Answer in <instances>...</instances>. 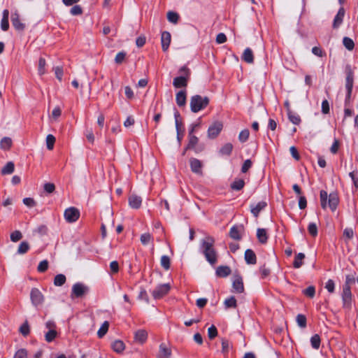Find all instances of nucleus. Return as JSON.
<instances>
[{"label":"nucleus","mask_w":358,"mask_h":358,"mask_svg":"<svg viewBox=\"0 0 358 358\" xmlns=\"http://www.w3.org/2000/svg\"><path fill=\"white\" fill-rule=\"evenodd\" d=\"M215 239L211 236H206L201 241L200 250L206 260L211 264H216L217 260V252L214 248Z\"/></svg>","instance_id":"f257e3e1"},{"label":"nucleus","mask_w":358,"mask_h":358,"mask_svg":"<svg viewBox=\"0 0 358 358\" xmlns=\"http://www.w3.org/2000/svg\"><path fill=\"white\" fill-rule=\"evenodd\" d=\"M321 206L323 209H326L327 206L329 208L334 211L339 203L338 196L336 193L332 192L329 195L324 190H321L320 193Z\"/></svg>","instance_id":"f03ea898"},{"label":"nucleus","mask_w":358,"mask_h":358,"mask_svg":"<svg viewBox=\"0 0 358 358\" xmlns=\"http://www.w3.org/2000/svg\"><path fill=\"white\" fill-rule=\"evenodd\" d=\"M209 103V99L207 96L194 95L190 99V108L193 113H198L204 109Z\"/></svg>","instance_id":"7ed1b4c3"},{"label":"nucleus","mask_w":358,"mask_h":358,"mask_svg":"<svg viewBox=\"0 0 358 358\" xmlns=\"http://www.w3.org/2000/svg\"><path fill=\"white\" fill-rule=\"evenodd\" d=\"M171 289L169 283L158 285L152 292V295L155 299H159L166 295Z\"/></svg>","instance_id":"20e7f679"},{"label":"nucleus","mask_w":358,"mask_h":358,"mask_svg":"<svg viewBox=\"0 0 358 358\" xmlns=\"http://www.w3.org/2000/svg\"><path fill=\"white\" fill-rule=\"evenodd\" d=\"M342 300L343 308L350 309L352 306V293L350 290V286L343 285Z\"/></svg>","instance_id":"39448f33"},{"label":"nucleus","mask_w":358,"mask_h":358,"mask_svg":"<svg viewBox=\"0 0 358 358\" xmlns=\"http://www.w3.org/2000/svg\"><path fill=\"white\" fill-rule=\"evenodd\" d=\"M30 298L31 303L34 306H38L42 304L44 301V296L43 294L37 288H33L31 290Z\"/></svg>","instance_id":"423d86ee"},{"label":"nucleus","mask_w":358,"mask_h":358,"mask_svg":"<svg viewBox=\"0 0 358 358\" xmlns=\"http://www.w3.org/2000/svg\"><path fill=\"white\" fill-rule=\"evenodd\" d=\"M79 217L80 212L74 207L69 208L64 211V217L68 222H74Z\"/></svg>","instance_id":"0eeeda50"},{"label":"nucleus","mask_w":358,"mask_h":358,"mask_svg":"<svg viewBox=\"0 0 358 358\" xmlns=\"http://www.w3.org/2000/svg\"><path fill=\"white\" fill-rule=\"evenodd\" d=\"M223 124L221 122H215L208 128V136L210 138H216L222 130Z\"/></svg>","instance_id":"6e6552de"},{"label":"nucleus","mask_w":358,"mask_h":358,"mask_svg":"<svg viewBox=\"0 0 358 358\" xmlns=\"http://www.w3.org/2000/svg\"><path fill=\"white\" fill-rule=\"evenodd\" d=\"M189 166H190L191 171L193 173H194L199 176L203 175V171H202L203 164L199 159H198L196 158H190L189 159Z\"/></svg>","instance_id":"1a4fd4ad"},{"label":"nucleus","mask_w":358,"mask_h":358,"mask_svg":"<svg viewBox=\"0 0 358 358\" xmlns=\"http://www.w3.org/2000/svg\"><path fill=\"white\" fill-rule=\"evenodd\" d=\"M87 287L83 284L79 282L76 283L72 287L71 297H81L87 292Z\"/></svg>","instance_id":"9d476101"},{"label":"nucleus","mask_w":358,"mask_h":358,"mask_svg":"<svg viewBox=\"0 0 358 358\" xmlns=\"http://www.w3.org/2000/svg\"><path fill=\"white\" fill-rule=\"evenodd\" d=\"M199 142V138L191 134H189V142L185 150H194L196 153H199L203 150L202 147H196Z\"/></svg>","instance_id":"9b49d317"},{"label":"nucleus","mask_w":358,"mask_h":358,"mask_svg":"<svg viewBox=\"0 0 358 358\" xmlns=\"http://www.w3.org/2000/svg\"><path fill=\"white\" fill-rule=\"evenodd\" d=\"M353 87V73L350 70L346 76L345 87L347 90L346 100L348 101L351 96L352 90Z\"/></svg>","instance_id":"f8f14e48"},{"label":"nucleus","mask_w":358,"mask_h":358,"mask_svg":"<svg viewBox=\"0 0 358 358\" xmlns=\"http://www.w3.org/2000/svg\"><path fill=\"white\" fill-rule=\"evenodd\" d=\"M148 336V334L145 329H138L134 333V341L142 345L146 342Z\"/></svg>","instance_id":"ddd939ff"},{"label":"nucleus","mask_w":358,"mask_h":358,"mask_svg":"<svg viewBox=\"0 0 358 358\" xmlns=\"http://www.w3.org/2000/svg\"><path fill=\"white\" fill-rule=\"evenodd\" d=\"M171 34L168 31H163L161 36L162 48L163 51L166 52L171 43Z\"/></svg>","instance_id":"4468645a"},{"label":"nucleus","mask_w":358,"mask_h":358,"mask_svg":"<svg viewBox=\"0 0 358 358\" xmlns=\"http://www.w3.org/2000/svg\"><path fill=\"white\" fill-rule=\"evenodd\" d=\"M233 289L234 292L236 293H242L244 291V286L242 278L239 275L234 277L233 281Z\"/></svg>","instance_id":"2eb2a0df"},{"label":"nucleus","mask_w":358,"mask_h":358,"mask_svg":"<svg viewBox=\"0 0 358 358\" xmlns=\"http://www.w3.org/2000/svg\"><path fill=\"white\" fill-rule=\"evenodd\" d=\"M11 22L13 26L15 29L18 31H23L25 25L22 22H20V16L17 13L12 14L11 15Z\"/></svg>","instance_id":"dca6fc26"},{"label":"nucleus","mask_w":358,"mask_h":358,"mask_svg":"<svg viewBox=\"0 0 358 358\" xmlns=\"http://www.w3.org/2000/svg\"><path fill=\"white\" fill-rule=\"evenodd\" d=\"M171 355V349L165 344L162 343L159 345L158 358H169Z\"/></svg>","instance_id":"f3484780"},{"label":"nucleus","mask_w":358,"mask_h":358,"mask_svg":"<svg viewBox=\"0 0 358 358\" xmlns=\"http://www.w3.org/2000/svg\"><path fill=\"white\" fill-rule=\"evenodd\" d=\"M188 79L189 78L185 76L176 77L173 79V85L176 88L186 87Z\"/></svg>","instance_id":"a211bd4d"},{"label":"nucleus","mask_w":358,"mask_h":358,"mask_svg":"<svg viewBox=\"0 0 358 358\" xmlns=\"http://www.w3.org/2000/svg\"><path fill=\"white\" fill-rule=\"evenodd\" d=\"M142 203V199L136 195V194H131L129 197V204L131 208H139Z\"/></svg>","instance_id":"6ab92c4d"},{"label":"nucleus","mask_w":358,"mask_h":358,"mask_svg":"<svg viewBox=\"0 0 358 358\" xmlns=\"http://www.w3.org/2000/svg\"><path fill=\"white\" fill-rule=\"evenodd\" d=\"M267 206L266 202L260 201L256 205L250 206V211L252 215L257 217L259 216V213Z\"/></svg>","instance_id":"aec40b11"},{"label":"nucleus","mask_w":358,"mask_h":358,"mask_svg":"<svg viewBox=\"0 0 358 358\" xmlns=\"http://www.w3.org/2000/svg\"><path fill=\"white\" fill-rule=\"evenodd\" d=\"M187 92L186 90L179 91L176 96V103L179 107L185 106L186 104Z\"/></svg>","instance_id":"412c9836"},{"label":"nucleus","mask_w":358,"mask_h":358,"mask_svg":"<svg viewBox=\"0 0 358 358\" xmlns=\"http://www.w3.org/2000/svg\"><path fill=\"white\" fill-rule=\"evenodd\" d=\"M231 269L227 266H220L216 269V275L220 278H225L231 274Z\"/></svg>","instance_id":"4be33fe9"},{"label":"nucleus","mask_w":358,"mask_h":358,"mask_svg":"<svg viewBox=\"0 0 358 358\" xmlns=\"http://www.w3.org/2000/svg\"><path fill=\"white\" fill-rule=\"evenodd\" d=\"M344 15H345V10L343 8H341L338 11V13L336 14V15L334 17V23H333L334 28H337L338 27L340 26V24L343 22Z\"/></svg>","instance_id":"5701e85b"},{"label":"nucleus","mask_w":358,"mask_h":358,"mask_svg":"<svg viewBox=\"0 0 358 358\" xmlns=\"http://www.w3.org/2000/svg\"><path fill=\"white\" fill-rule=\"evenodd\" d=\"M245 262L249 264H255L257 262L255 253L250 249L246 250L245 252Z\"/></svg>","instance_id":"b1692460"},{"label":"nucleus","mask_w":358,"mask_h":358,"mask_svg":"<svg viewBox=\"0 0 358 358\" xmlns=\"http://www.w3.org/2000/svg\"><path fill=\"white\" fill-rule=\"evenodd\" d=\"M9 11L6 9L3 11V17L1 22V28L3 31H7L9 28L8 23Z\"/></svg>","instance_id":"393cba45"},{"label":"nucleus","mask_w":358,"mask_h":358,"mask_svg":"<svg viewBox=\"0 0 358 358\" xmlns=\"http://www.w3.org/2000/svg\"><path fill=\"white\" fill-rule=\"evenodd\" d=\"M257 237L261 243H262V244L266 243L268 240V235H267L266 230L265 229H261V228L257 229Z\"/></svg>","instance_id":"a878e982"},{"label":"nucleus","mask_w":358,"mask_h":358,"mask_svg":"<svg viewBox=\"0 0 358 358\" xmlns=\"http://www.w3.org/2000/svg\"><path fill=\"white\" fill-rule=\"evenodd\" d=\"M243 60L248 64H252L254 62V56L252 50L249 48H246L242 56Z\"/></svg>","instance_id":"bb28decb"},{"label":"nucleus","mask_w":358,"mask_h":358,"mask_svg":"<svg viewBox=\"0 0 358 358\" xmlns=\"http://www.w3.org/2000/svg\"><path fill=\"white\" fill-rule=\"evenodd\" d=\"M112 348L113 350L117 353H121L124 351L125 348L124 343L121 340H116L115 341L112 345Z\"/></svg>","instance_id":"cd10ccee"},{"label":"nucleus","mask_w":358,"mask_h":358,"mask_svg":"<svg viewBox=\"0 0 358 358\" xmlns=\"http://www.w3.org/2000/svg\"><path fill=\"white\" fill-rule=\"evenodd\" d=\"M305 258V255L302 252L299 253L296 255L294 262L293 266L295 268H299L303 264V259Z\"/></svg>","instance_id":"c85d7f7f"},{"label":"nucleus","mask_w":358,"mask_h":358,"mask_svg":"<svg viewBox=\"0 0 358 358\" xmlns=\"http://www.w3.org/2000/svg\"><path fill=\"white\" fill-rule=\"evenodd\" d=\"M15 170L14 163L12 162H8L1 169L2 175H8L13 173Z\"/></svg>","instance_id":"c756f323"},{"label":"nucleus","mask_w":358,"mask_h":358,"mask_svg":"<svg viewBox=\"0 0 358 358\" xmlns=\"http://www.w3.org/2000/svg\"><path fill=\"white\" fill-rule=\"evenodd\" d=\"M12 146V140L9 137H3L0 141V148L2 150H9Z\"/></svg>","instance_id":"7c9ffc66"},{"label":"nucleus","mask_w":358,"mask_h":358,"mask_svg":"<svg viewBox=\"0 0 358 358\" xmlns=\"http://www.w3.org/2000/svg\"><path fill=\"white\" fill-rule=\"evenodd\" d=\"M288 118L290 122H292L294 124H299L301 122V117L300 116L296 114V113L289 110V113H287Z\"/></svg>","instance_id":"2f4dec72"},{"label":"nucleus","mask_w":358,"mask_h":358,"mask_svg":"<svg viewBox=\"0 0 358 358\" xmlns=\"http://www.w3.org/2000/svg\"><path fill=\"white\" fill-rule=\"evenodd\" d=\"M229 236L231 238L235 240H240L241 238V231L238 227H233L231 228L229 231Z\"/></svg>","instance_id":"473e14b6"},{"label":"nucleus","mask_w":358,"mask_h":358,"mask_svg":"<svg viewBox=\"0 0 358 358\" xmlns=\"http://www.w3.org/2000/svg\"><path fill=\"white\" fill-rule=\"evenodd\" d=\"M108 327H109L108 322H107V321L104 322L102 324L101 327L98 330L97 335H98L99 338H102L103 336H104L106 335V334L107 333V331L108 330Z\"/></svg>","instance_id":"72a5a7b5"},{"label":"nucleus","mask_w":358,"mask_h":358,"mask_svg":"<svg viewBox=\"0 0 358 358\" xmlns=\"http://www.w3.org/2000/svg\"><path fill=\"white\" fill-rule=\"evenodd\" d=\"M233 150V145L230 143L224 144L220 149V153L224 155H229Z\"/></svg>","instance_id":"f704fd0d"},{"label":"nucleus","mask_w":358,"mask_h":358,"mask_svg":"<svg viewBox=\"0 0 358 358\" xmlns=\"http://www.w3.org/2000/svg\"><path fill=\"white\" fill-rule=\"evenodd\" d=\"M244 185V180L243 179H238L234 181V182L231 185V187L234 190H241L243 188Z\"/></svg>","instance_id":"c9c22d12"},{"label":"nucleus","mask_w":358,"mask_h":358,"mask_svg":"<svg viewBox=\"0 0 358 358\" xmlns=\"http://www.w3.org/2000/svg\"><path fill=\"white\" fill-rule=\"evenodd\" d=\"M66 276L63 274H58L55 277L54 285L55 286H62L66 282Z\"/></svg>","instance_id":"e433bc0d"},{"label":"nucleus","mask_w":358,"mask_h":358,"mask_svg":"<svg viewBox=\"0 0 358 358\" xmlns=\"http://www.w3.org/2000/svg\"><path fill=\"white\" fill-rule=\"evenodd\" d=\"M343 43L348 50H352L355 48L354 41L350 38L344 37L343 39Z\"/></svg>","instance_id":"4c0bfd02"},{"label":"nucleus","mask_w":358,"mask_h":358,"mask_svg":"<svg viewBox=\"0 0 358 358\" xmlns=\"http://www.w3.org/2000/svg\"><path fill=\"white\" fill-rule=\"evenodd\" d=\"M224 304L227 308H236L237 306L236 300L234 296H231L228 299H226Z\"/></svg>","instance_id":"58836bf2"},{"label":"nucleus","mask_w":358,"mask_h":358,"mask_svg":"<svg viewBox=\"0 0 358 358\" xmlns=\"http://www.w3.org/2000/svg\"><path fill=\"white\" fill-rule=\"evenodd\" d=\"M167 19L170 22L176 24L179 20V15L176 12L169 11L167 13Z\"/></svg>","instance_id":"ea45409f"},{"label":"nucleus","mask_w":358,"mask_h":358,"mask_svg":"<svg viewBox=\"0 0 358 358\" xmlns=\"http://www.w3.org/2000/svg\"><path fill=\"white\" fill-rule=\"evenodd\" d=\"M29 249V245L27 242H22L17 249V253L20 255L25 254Z\"/></svg>","instance_id":"a19ab883"},{"label":"nucleus","mask_w":358,"mask_h":358,"mask_svg":"<svg viewBox=\"0 0 358 358\" xmlns=\"http://www.w3.org/2000/svg\"><path fill=\"white\" fill-rule=\"evenodd\" d=\"M311 345L315 349H318L320 345V337L318 334H315L310 338Z\"/></svg>","instance_id":"79ce46f5"},{"label":"nucleus","mask_w":358,"mask_h":358,"mask_svg":"<svg viewBox=\"0 0 358 358\" xmlns=\"http://www.w3.org/2000/svg\"><path fill=\"white\" fill-rule=\"evenodd\" d=\"M55 143V136L52 134H48L46 137V145H47V148L49 150H51L53 149Z\"/></svg>","instance_id":"37998d69"},{"label":"nucleus","mask_w":358,"mask_h":358,"mask_svg":"<svg viewBox=\"0 0 358 358\" xmlns=\"http://www.w3.org/2000/svg\"><path fill=\"white\" fill-rule=\"evenodd\" d=\"M45 64H46L45 59L43 57H41L38 60V68L39 75L42 76V75L45 74Z\"/></svg>","instance_id":"c03bdc74"},{"label":"nucleus","mask_w":358,"mask_h":358,"mask_svg":"<svg viewBox=\"0 0 358 358\" xmlns=\"http://www.w3.org/2000/svg\"><path fill=\"white\" fill-rule=\"evenodd\" d=\"M13 358H28L27 350L24 348L19 349L15 353Z\"/></svg>","instance_id":"a18cd8bd"},{"label":"nucleus","mask_w":358,"mask_h":358,"mask_svg":"<svg viewBox=\"0 0 358 358\" xmlns=\"http://www.w3.org/2000/svg\"><path fill=\"white\" fill-rule=\"evenodd\" d=\"M296 322L298 325L301 328H305L306 327V317L305 315L299 314L296 316Z\"/></svg>","instance_id":"49530a36"},{"label":"nucleus","mask_w":358,"mask_h":358,"mask_svg":"<svg viewBox=\"0 0 358 358\" xmlns=\"http://www.w3.org/2000/svg\"><path fill=\"white\" fill-rule=\"evenodd\" d=\"M230 345H231V344L227 339L222 338V352L224 355L227 354L229 352Z\"/></svg>","instance_id":"de8ad7c7"},{"label":"nucleus","mask_w":358,"mask_h":358,"mask_svg":"<svg viewBox=\"0 0 358 358\" xmlns=\"http://www.w3.org/2000/svg\"><path fill=\"white\" fill-rule=\"evenodd\" d=\"M152 239V237L151 234L149 233L143 234L140 238L141 243L144 245L148 244Z\"/></svg>","instance_id":"09e8293b"},{"label":"nucleus","mask_w":358,"mask_h":358,"mask_svg":"<svg viewBox=\"0 0 358 358\" xmlns=\"http://www.w3.org/2000/svg\"><path fill=\"white\" fill-rule=\"evenodd\" d=\"M249 135H250V131L248 129H244L243 131H241L238 135V140L242 142V143H244L245 142L248 138H249Z\"/></svg>","instance_id":"8fccbe9b"},{"label":"nucleus","mask_w":358,"mask_h":358,"mask_svg":"<svg viewBox=\"0 0 358 358\" xmlns=\"http://www.w3.org/2000/svg\"><path fill=\"white\" fill-rule=\"evenodd\" d=\"M57 336V331L55 329H50L45 334V340L48 342L52 341Z\"/></svg>","instance_id":"3c124183"},{"label":"nucleus","mask_w":358,"mask_h":358,"mask_svg":"<svg viewBox=\"0 0 358 358\" xmlns=\"http://www.w3.org/2000/svg\"><path fill=\"white\" fill-rule=\"evenodd\" d=\"M161 265L164 268L168 270L170 268V258L166 255H163L161 257Z\"/></svg>","instance_id":"603ef678"},{"label":"nucleus","mask_w":358,"mask_h":358,"mask_svg":"<svg viewBox=\"0 0 358 358\" xmlns=\"http://www.w3.org/2000/svg\"><path fill=\"white\" fill-rule=\"evenodd\" d=\"M308 233L313 237L317 235V227L315 223H310L308 227Z\"/></svg>","instance_id":"864d4df0"},{"label":"nucleus","mask_w":358,"mask_h":358,"mask_svg":"<svg viewBox=\"0 0 358 358\" xmlns=\"http://www.w3.org/2000/svg\"><path fill=\"white\" fill-rule=\"evenodd\" d=\"M350 177L352 178L353 182L354 187L355 191L358 189V177L357 171H352L349 173Z\"/></svg>","instance_id":"5fc2aeb1"},{"label":"nucleus","mask_w":358,"mask_h":358,"mask_svg":"<svg viewBox=\"0 0 358 358\" xmlns=\"http://www.w3.org/2000/svg\"><path fill=\"white\" fill-rule=\"evenodd\" d=\"M29 326L27 322H25L20 328V332L24 336H27L29 334Z\"/></svg>","instance_id":"6e6d98bb"},{"label":"nucleus","mask_w":358,"mask_h":358,"mask_svg":"<svg viewBox=\"0 0 358 358\" xmlns=\"http://www.w3.org/2000/svg\"><path fill=\"white\" fill-rule=\"evenodd\" d=\"M208 338L210 339H213L214 338H215L217 336V328L214 325H212L210 327L208 328Z\"/></svg>","instance_id":"4d7b16f0"},{"label":"nucleus","mask_w":358,"mask_h":358,"mask_svg":"<svg viewBox=\"0 0 358 358\" xmlns=\"http://www.w3.org/2000/svg\"><path fill=\"white\" fill-rule=\"evenodd\" d=\"M303 294L310 298H313L315 294V289L313 286H309L303 290Z\"/></svg>","instance_id":"13d9d810"},{"label":"nucleus","mask_w":358,"mask_h":358,"mask_svg":"<svg viewBox=\"0 0 358 358\" xmlns=\"http://www.w3.org/2000/svg\"><path fill=\"white\" fill-rule=\"evenodd\" d=\"M72 15H80L83 13V8L79 5L73 6L70 10Z\"/></svg>","instance_id":"bf43d9fd"},{"label":"nucleus","mask_w":358,"mask_h":358,"mask_svg":"<svg viewBox=\"0 0 358 358\" xmlns=\"http://www.w3.org/2000/svg\"><path fill=\"white\" fill-rule=\"evenodd\" d=\"M48 268V262L47 260L41 261L37 268L38 272L43 273Z\"/></svg>","instance_id":"052dcab7"},{"label":"nucleus","mask_w":358,"mask_h":358,"mask_svg":"<svg viewBox=\"0 0 358 358\" xmlns=\"http://www.w3.org/2000/svg\"><path fill=\"white\" fill-rule=\"evenodd\" d=\"M110 273H117L119 271V264L117 261H113L110 264Z\"/></svg>","instance_id":"680f3d73"},{"label":"nucleus","mask_w":358,"mask_h":358,"mask_svg":"<svg viewBox=\"0 0 358 358\" xmlns=\"http://www.w3.org/2000/svg\"><path fill=\"white\" fill-rule=\"evenodd\" d=\"M22 237V235L20 231H15L10 234V240L13 242H17L20 241Z\"/></svg>","instance_id":"e2e57ef3"},{"label":"nucleus","mask_w":358,"mask_h":358,"mask_svg":"<svg viewBox=\"0 0 358 358\" xmlns=\"http://www.w3.org/2000/svg\"><path fill=\"white\" fill-rule=\"evenodd\" d=\"M252 162L250 159H246L241 167V171L246 173L252 166Z\"/></svg>","instance_id":"0e129e2a"},{"label":"nucleus","mask_w":358,"mask_h":358,"mask_svg":"<svg viewBox=\"0 0 358 358\" xmlns=\"http://www.w3.org/2000/svg\"><path fill=\"white\" fill-rule=\"evenodd\" d=\"M325 288L328 290L329 292L333 293L335 289V283L333 280L329 279L325 285Z\"/></svg>","instance_id":"69168bd1"},{"label":"nucleus","mask_w":358,"mask_h":358,"mask_svg":"<svg viewBox=\"0 0 358 358\" xmlns=\"http://www.w3.org/2000/svg\"><path fill=\"white\" fill-rule=\"evenodd\" d=\"M138 299L144 300L147 303H149V297L145 289H142L138 296Z\"/></svg>","instance_id":"338daca9"},{"label":"nucleus","mask_w":358,"mask_h":358,"mask_svg":"<svg viewBox=\"0 0 358 358\" xmlns=\"http://www.w3.org/2000/svg\"><path fill=\"white\" fill-rule=\"evenodd\" d=\"M125 56H126V53L124 52H118L117 54V55L115 56V62L117 64H121L124 61Z\"/></svg>","instance_id":"774afa93"}]
</instances>
